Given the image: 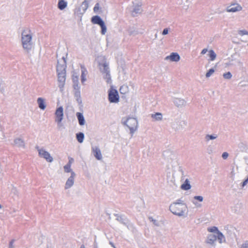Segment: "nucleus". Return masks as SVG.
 <instances>
[{"mask_svg":"<svg viewBox=\"0 0 248 248\" xmlns=\"http://www.w3.org/2000/svg\"><path fill=\"white\" fill-rule=\"evenodd\" d=\"M66 60L64 56L62 59L58 60L57 65V72L58 76V80L59 82V87L62 88L64 86L66 79Z\"/></svg>","mask_w":248,"mask_h":248,"instance_id":"f257e3e1","label":"nucleus"},{"mask_svg":"<svg viewBox=\"0 0 248 248\" xmlns=\"http://www.w3.org/2000/svg\"><path fill=\"white\" fill-rule=\"evenodd\" d=\"M31 35L30 30H24L22 34V44L24 49H30L31 46Z\"/></svg>","mask_w":248,"mask_h":248,"instance_id":"f03ea898","label":"nucleus"},{"mask_svg":"<svg viewBox=\"0 0 248 248\" xmlns=\"http://www.w3.org/2000/svg\"><path fill=\"white\" fill-rule=\"evenodd\" d=\"M170 211L174 215L182 216L186 210V206L180 203H174L170 207Z\"/></svg>","mask_w":248,"mask_h":248,"instance_id":"7ed1b4c3","label":"nucleus"},{"mask_svg":"<svg viewBox=\"0 0 248 248\" xmlns=\"http://www.w3.org/2000/svg\"><path fill=\"white\" fill-rule=\"evenodd\" d=\"M91 21L93 24H98L101 28V33L105 34L107 31V28L104 21L98 16H95L92 17Z\"/></svg>","mask_w":248,"mask_h":248,"instance_id":"20e7f679","label":"nucleus"},{"mask_svg":"<svg viewBox=\"0 0 248 248\" xmlns=\"http://www.w3.org/2000/svg\"><path fill=\"white\" fill-rule=\"evenodd\" d=\"M108 100L110 103H118L119 101V96L116 90L111 88L108 92Z\"/></svg>","mask_w":248,"mask_h":248,"instance_id":"39448f33","label":"nucleus"},{"mask_svg":"<svg viewBox=\"0 0 248 248\" xmlns=\"http://www.w3.org/2000/svg\"><path fill=\"white\" fill-rule=\"evenodd\" d=\"M38 151L39 155L41 157L45 159L47 162H51L53 161V157L50 154L43 149H38Z\"/></svg>","mask_w":248,"mask_h":248,"instance_id":"423d86ee","label":"nucleus"},{"mask_svg":"<svg viewBox=\"0 0 248 248\" xmlns=\"http://www.w3.org/2000/svg\"><path fill=\"white\" fill-rule=\"evenodd\" d=\"M207 230L209 232H215L216 234H217V239L219 241L220 243H222L223 241H224V236L222 234V233L220 232L217 227H212L210 228H208Z\"/></svg>","mask_w":248,"mask_h":248,"instance_id":"0eeeda50","label":"nucleus"},{"mask_svg":"<svg viewBox=\"0 0 248 248\" xmlns=\"http://www.w3.org/2000/svg\"><path fill=\"white\" fill-rule=\"evenodd\" d=\"M55 116L56 121L58 123H60L63 119V108L62 107L58 108L56 109L55 112Z\"/></svg>","mask_w":248,"mask_h":248,"instance_id":"6e6552de","label":"nucleus"},{"mask_svg":"<svg viewBox=\"0 0 248 248\" xmlns=\"http://www.w3.org/2000/svg\"><path fill=\"white\" fill-rule=\"evenodd\" d=\"M103 66L104 67L103 72L105 74L104 78L108 83H109L111 81V77L109 73V71L108 65L107 63H104Z\"/></svg>","mask_w":248,"mask_h":248,"instance_id":"1a4fd4ad","label":"nucleus"},{"mask_svg":"<svg viewBox=\"0 0 248 248\" xmlns=\"http://www.w3.org/2000/svg\"><path fill=\"white\" fill-rule=\"evenodd\" d=\"M137 121L134 118H129L126 122V125L130 130H133L137 125Z\"/></svg>","mask_w":248,"mask_h":248,"instance_id":"9d476101","label":"nucleus"},{"mask_svg":"<svg viewBox=\"0 0 248 248\" xmlns=\"http://www.w3.org/2000/svg\"><path fill=\"white\" fill-rule=\"evenodd\" d=\"M242 10V7L238 4H233L227 9L228 12H235Z\"/></svg>","mask_w":248,"mask_h":248,"instance_id":"9b49d317","label":"nucleus"},{"mask_svg":"<svg viewBox=\"0 0 248 248\" xmlns=\"http://www.w3.org/2000/svg\"><path fill=\"white\" fill-rule=\"evenodd\" d=\"M75 176V173L73 171L71 172V175L68 179V180H67L66 184H65V188L66 189H68V188H70L73 185Z\"/></svg>","mask_w":248,"mask_h":248,"instance_id":"f8f14e48","label":"nucleus"},{"mask_svg":"<svg viewBox=\"0 0 248 248\" xmlns=\"http://www.w3.org/2000/svg\"><path fill=\"white\" fill-rule=\"evenodd\" d=\"M170 59L171 61L178 62L180 60V56L177 53H172L169 56L166 58V59Z\"/></svg>","mask_w":248,"mask_h":248,"instance_id":"ddd939ff","label":"nucleus"},{"mask_svg":"<svg viewBox=\"0 0 248 248\" xmlns=\"http://www.w3.org/2000/svg\"><path fill=\"white\" fill-rule=\"evenodd\" d=\"M217 239V234H210L207 237L206 242L210 244H213Z\"/></svg>","mask_w":248,"mask_h":248,"instance_id":"4468645a","label":"nucleus"},{"mask_svg":"<svg viewBox=\"0 0 248 248\" xmlns=\"http://www.w3.org/2000/svg\"><path fill=\"white\" fill-rule=\"evenodd\" d=\"M94 155L98 160L102 159V155L100 149L97 147H95L93 149Z\"/></svg>","mask_w":248,"mask_h":248,"instance_id":"2eb2a0df","label":"nucleus"},{"mask_svg":"<svg viewBox=\"0 0 248 248\" xmlns=\"http://www.w3.org/2000/svg\"><path fill=\"white\" fill-rule=\"evenodd\" d=\"M37 103L40 108L43 110L46 108V106L45 105L44 100L42 98H38L37 99Z\"/></svg>","mask_w":248,"mask_h":248,"instance_id":"dca6fc26","label":"nucleus"},{"mask_svg":"<svg viewBox=\"0 0 248 248\" xmlns=\"http://www.w3.org/2000/svg\"><path fill=\"white\" fill-rule=\"evenodd\" d=\"M77 116L79 124L81 125H84L85 124V120L82 114L80 112H77Z\"/></svg>","mask_w":248,"mask_h":248,"instance_id":"f3484780","label":"nucleus"},{"mask_svg":"<svg viewBox=\"0 0 248 248\" xmlns=\"http://www.w3.org/2000/svg\"><path fill=\"white\" fill-rule=\"evenodd\" d=\"M67 2L64 0H59L58 6L59 9L62 10L65 8L67 6Z\"/></svg>","mask_w":248,"mask_h":248,"instance_id":"a211bd4d","label":"nucleus"},{"mask_svg":"<svg viewBox=\"0 0 248 248\" xmlns=\"http://www.w3.org/2000/svg\"><path fill=\"white\" fill-rule=\"evenodd\" d=\"M191 188V186L189 184L188 181L187 180H186L185 182V183L182 185L181 186V188L184 190H188Z\"/></svg>","mask_w":248,"mask_h":248,"instance_id":"6ab92c4d","label":"nucleus"},{"mask_svg":"<svg viewBox=\"0 0 248 248\" xmlns=\"http://www.w3.org/2000/svg\"><path fill=\"white\" fill-rule=\"evenodd\" d=\"M76 137L79 143H82L84 138V135L82 133H78L76 134Z\"/></svg>","mask_w":248,"mask_h":248,"instance_id":"aec40b11","label":"nucleus"},{"mask_svg":"<svg viewBox=\"0 0 248 248\" xmlns=\"http://www.w3.org/2000/svg\"><path fill=\"white\" fill-rule=\"evenodd\" d=\"M152 117L153 118H154L155 120H161L162 119L161 113L159 112H157L154 114H152Z\"/></svg>","mask_w":248,"mask_h":248,"instance_id":"412c9836","label":"nucleus"},{"mask_svg":"<svg viewBox=\"0 0 248 248\" xmlns=\"http://www.w3.org/2000/svg\"><path fill=\"white\" fill-rule=\"evenodd\" d=\"M209 56L210 58V60L212 61L215 60L216 58V54L213 50L209 51Z\"/></svg>","mask_w":248,"mask_h":248,"instance_id":"4be33fe9","label":"nucleus"},{"mask_svg":"<svg viewBox=\"0 0 248 248\" xmlns=\"http://www.w3.org/2000/svg\"><path fill=\"white\" fill-rule=\"evenodd\" d=\"M87 74V71L86 69H84L82 70V74H81V82L82 83H83L86 80V76Z\"/></svg>","mask_w":248,"mask_h":248,"instance_id":"5701e85b","label":"nucleus"},{"mask_svg":"<svg viewBox=\"0 0 248 248\" xmlns=\"http://www.w3.org/2000/svg\"><path fill=\"white\" fill-rule=\"evenodd\" d=\"M215 72V70L214 69L211 68L209 70V71L206 73V77L207 78L210 77Z\"/></svg>","mask_w":248,"mask_h":248,"instance_id":"b1692460","label":"nucleus"},{"mask_svg":"<svg viewBox=\"0 0 248 248\" xmlns=\"http://www.w3.org/2000/svg\"><path fill=\"white\" fill-rule=\"evenodd\" d=\"M71 165H69L68 164L67 165H66L65 166H64V171L66 172H70L71 170Z\"/></svg>","mask_w":248,"mask_h":248,"instance_id":"393cba45","label":"nucleus"},{"mask_svg":"<svg viewBox=\"0 0 248 248\" xmlns=\"http://www.w3.org/2000/svg\"><path fill=\"white\" fill-rule=\"evenodd\" d=\"M232 74L230 72H227L223 74V77L225 79H230L232 78Z\"/></svg>","mask_w":248,"mask_h":248,"instance_id":"a878e982","label":"nucleus"},{"mask_svg":"<svg viewBox=\"0 0 248 248\" xmlns=\"http://www.w3.org/2000/svg\"><path fill=\"white\" fill-rule=\"evenodd\" d=\"M99 9V3H96L95 5V6L93 8V11L94 12H96L98 11Z\"/></svg>","mask_w":248,"mask_h":248,"instance_id":"bb28decb","label":"nucleus"},{"mask_svg":"<svg viewBox=\"0 0 248 248\" xmlns=\"http://www.w3.org/2000/svg\"><path fill=\"white\" fill-rule=\"evenodd\" d=\"M194 199L198 200L200 202H202L203 200L202 197L201 196H196L194 197Z\"/></svg>","mask_w":248,"mask_h":248,"instance_id":"cd10ccee","label":"nucleus"},{"mask_svg":"<svg viewBox=\"0 0 248 248\" xmlns=\"http://www.w3.org/2000/svg\"><path fill=\"white\" fill-rule=\"evenodd\" d=\"M223 159H226L228 156V154L227 152H224L222 155Z\"/></svg>","mask_w":248,"mask_h":248,"instance_id":"c85d7f7f","label":"nucleus"},{"mask_svg":"<svg viewBox=\"0 0 248 248\" xmlns=\"http://www.w3.org/2000/svg\"><path fill=\"white\" fill-rule=\"evenodd\" d=\"M73 162H74V159L72 157H69V161L67 164L71 165L73 163Z\"/></svg>","mask_w":248,"mask_h":248,"instance_id":"c756f323","label":"nucleus"},{"mask_svg":"<svg viewBox=\"0 0 248 248\" xmlns=\"http://www.w3.org/2000/svg\"><path fill=\"white\" fill-rule=\"evenodd\" d=\"M241 248H248V241L243 244L241 247Z\"/></svg>","mask_w":248,"mask_h":248,"instance_id":"7c9ffc66","label":"nucleus"},{"mask_svg":"<svg viewBox=\"0 0 248 248\" xmlns=\"http://www.w3.org/2000/svg\"><path fill=\"white\" fill-rule=\"evenodd\" d=\"M168 29H164V30L163 31V32H162V34L163 35H166V34H168Z\"/></svg>","mask_w":248,"mask_h":248,"instance_id":"2f4dec72","label":"nucleus"},{"mask_svg":"<svg viewBox=\"0 0 248 248\" xmlns=\"http://www.w3.org/2000/svg\"><path fill=\"white\" fill-rule=\"evenodd\" d=\"M207 137L209 138V139H210V140H213V139H215L216 138V137H214L212 135H207ZM207 139L209 140V139Z\"/></svg>","mask_w":248,"mask_h":248,"instance_id":"473e14b6","label":"nucleus"},{"mask_svg":"<svg viewBox=\"0 0 248 248\" xmlns=\"http://www.w3.org/2000/svg\"><path fill=\"white\" fill-rule=\"evenodd\" d=\"M14 241L13 240H12L10 243V245H9V248H13V244H14Z\"/></svg>","mask_w":248,"mask_h":248,"instance_id":"72a5a7b5","label":"nucleus"},{"mask_svg":"<svg viewBox=\"0 0 248 248\" xmlns=\"http://www.w3.org/2000/svg\"><path fill=\"white\" fill-rule=\"evenodd\" d=\"M207 49H206V48H204V49H203L202 51V52H201V54L203 55V54H205V53L207 52Z\"/></svg>","mask_w":248,"mask_h":248,"instance_id":"f704fd0d","label":"nucleus"},{"mask_svg":"<svg viewBox=\"0 0 248 248\" xmlns=\"http://www.w3.org/2000/svg\"><path fill=\"white\" fill-rule=\"evenodd\" d=\"M17 141H21V140H20V139L16 140H15V142H16H16H17Z\"/></svg>","mask_w":248,"mask_h":248,"instance_id":"c9c22d12","label":"nucleus"},{"mask_svg":"<svg viewBox=\"0 0 248 248\" xmlns=\"http://www.w3.org/2000/svg\"><path fill=\"white\" fill-rule=\"evenodd\" d=\"M122 88H123V87H121V88H120V92H121V91H122Z\"/></svg>","mask_w":248,"mask_h":248,"instance_id":"e433bc0d","label":"nucleus"},{"mask_svg":"<svg viewBox=\"0 0 248 248\" xmlns=\"http://www.w3.org/2000/svg\"><path fill=\"white\" fill-rule=\"evenodd\" d=\"M0 208H1V205H0Z\"/></svg>","mask_w":248,"mask_h":248,"instance_id":"4c0bfd02","label":"nucleus"}]
</instances>
